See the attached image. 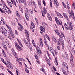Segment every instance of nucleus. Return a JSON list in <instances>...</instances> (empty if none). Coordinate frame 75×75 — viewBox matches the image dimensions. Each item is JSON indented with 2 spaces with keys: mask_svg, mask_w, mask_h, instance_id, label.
<instances>
[{
  "mask_svg": "<svg viewBox=\"0 0 75 75\" xmlns=\"http://www.w3.org/2000/svg\"><path fill=\"white\" fill-rule=\"evenodd\" d=\"M63 16H64L67 19V22L69 26V27H68V25L66 23L64 24V27H65L67 30L68 31L69 30V29L70 30H72L73 29V25H72V23L71 22L69 21V19L68 17V15H67V14L63 13Z\"/></svg>",
  "mask_w": 75,
  "mask_h": 75,
  "instance_id": "f257e3e1",
  "label": "nucleus"
},
{
  "mask_svg": "<svg viewBox=\"0 0 75 75\" xmlns=\"http://www.w3.org/2000/svg\"><path fill=\"white\" fill-rule=\"evenodd\" d=\"M15 44L16 47L18 51H20V50H22V49L19 46L18 44L16 42H15Z\"/></svg>",
  "mask_w": 75,
  "mask_h": 75,
  "instance_id": "f03ea898",
  "label": "nucleus"
},
{
  "mask_svg": "<svg viewBox=\"0 0 75 75\" xmlns=\"http://www.w3.org/2000/svg\"><path fill=\"white\" fill-rule=\"evenodd\" d=\"M27 3L29 5V6H33V5H34V6H36L35 3L34 2V1H33V2L31 1H27Z\"/></svg>",
  "mask_w": 75,
  "mask_h": 75,
  "instance_id": "7ed1b4c3",
  "label": "nucleus"
},
{
  "mask_svg": "<svg viewBox=\"0 0 75 75\" xmlns=\"http://www.w3.org/2000/svg\"><path fill=\"white\" fill-rule=\"evenodd\" d=\"M71 57L70 58V63H71V65H72V67L74 66V62H73V59L74 58V57H73V55L72 54V53H71Z\"/></svg>",
  "mask_w": 75,
  "mask_h": 75,
  "instance_id": "20e7f679",
  "label": "nucleus"
},
{
  "mask_svg": "<svg viewBox=\"0 0 75 75\" xmlns=\"http://www.w3.org/2000/svg\"><path fill=\"white\" fill-rule=\"evenodd\" d=\"M55 21L56 22V23H57V25H61V22H60L58 20V19L57 18V17H56L55 18Z\"/></svg>",
  "mask_w": 75,
  "mask_h": 75,
  "instance_id": "39448f33",
  "label": "nucleus"
},
{
  "mask_svg": "<svg viewBox=\"0 0 75 75\" xmlns=\"http://www.w3.org/2000/svg\"><path fill=\"white\" fill-rule=\"evenodd\" d=\"M42 24L45 28H46V29H48V26L46 24L45 22H42Z\"/></svg>",
  "mask_w": 75,
  "mask_h": 75,
  "instance_id": "423d86ee",
  "label": "nucleus"
},
{
  "mask_svg": "<svg viewBox=\"0 0 75 75\" xmlns=\"http://www.w3.org/2000/svg\"><path fill=\"white\" fill-rule=\"evenodd\" d=\"M40 30L41 31H40V33H42L41 34H42V33H45V29L43 27H40Z\"/></svg>",
  "mask_w": 75,
  "mask_h": 75,
  "instance_id": "0eeeda50",
  "label": "nucleus"
},
{
  "mask_svg": "<svg viewBox=\"0 0 75 75\" xmlns=\"http://www.w3.org/2000/svg\"><path fill=\"white\" fill-rule=\"evenodd\" d=\"M7 64L8 66V68H11V69H12L13 68V66H12V65L11 64H10V63L8 61H7Z\"/></svg>",
  "mask_w": 75,
  "mask_h": 75,
  "instance_id": "6e6552de",
  "label": "nucleus"
},
{
  "mask_svg": "<svg viewBox=\"0 0 75 75\" xmlns=\"http://www.w3.org/2000/svg\"><path fill=\"white\" fill-rule=\"evenodd\" d=\"M29 12H28V14L29 16H31V14H33V11L31 9H30Z\"/></svg>",
  "mask_w": 75,
  "mask_h": 75,
  "instance_id": "1a4fd4ad",
  "label": "nucleus"
},
{
  "mask_svg": "<svg viewBox=\"0 0 75 75\" xmlns=\"http://www.w3.org/2000/svg\"><path fill=\"white\" fill-rule=\"evenodd\" d=\"M68 49L69 51H72V52L73 54H74V53H75V50L74 48H72L71 50V47H69V48H68Z\"/></svg>",
  "mask_w": 75,
  "mask_h": 75,
  "instance_id": "9d476101",
  "label": "nucleus"
},
{
  "mask_svg": "<svg viewBox=\"0 0 75 75\" xmlns=\"http://www.w3.org/2000/svg\"><path fill=\"white\" fill-rule=\"evenodd\" d=\"M54 3L56 5V7H58V6H59V4H58V1L57 0H54Z\"/></svg>",
  "mask_w": 75,
  "mask_h": 75,
  "instance_id": "9b49d317",
  "label": "nucleus"
},
{
  "mask_svg": "<svg viewBox=\"0 0 75 75\" xmlns=\"http://www.w3.org/2000/svg\"><path fill=\"white\" fill-rule=\"evenodd\" d=\"M57 14L58 17H60V18H63V16L61 14H60L59 12H57Z\"/></svg>",
  "mask_w": 75,
  "mask_h": 75,
  "instance_id": "f8f14e48",
  "label": "nucleus"
},
{
  "mask_svg": "<svg viewBox=\"0 0 75 75\" xmlns=\"http://www.w3.org/2000/svg\"><path fill=\"white\" fill-rule=\"evenodd\" d=\"M63 65H64L65 67L67 68V69H68V65H67V64L65 62H64L63 63Z\"/></svg>",
  "mask_w": 75,
  "mask_h": 75,
  "instance_id": "ddd939ff",
  "label": "nucleus"
},
{
  "mask_svg": "<svg viewBox=\"0 0 75 75\" xmlns=\"http://www.w3.org/2000/svg\"><path fill=\"white\" fill-rule=\"evenodd\" d=\"M7 3L8 4V6H10V7H11V8H12V7H13V5L12 4V3L8 1H7Z\"/></svg>",
  "mask_w": 75,
  "mask_h": 75,
  "instance_id": "4468645a",
  "label": "nucleus"
},
{
  "mask_svg": "<svg viewBox=\"0 0 75 75\" xmlns=\"http://www.w3.org/2000/svg\"><path fill=\"white\" fill-rule=\"evenodd\" d=\"M50 50L51 52L53 55V56H55V55H54V49H53L52 48L50 47Z\"/></svg>",
  "mask_w": 75,
  "mask_h": 75,
  "instance_id": "2eb2a0df",
  "label": "nucleus"
},
{
  "mask_svg": "<svg viewBox=\"0 0 75 75\" xmlns=\"http://www.w3.org/2000/svg\"><path fill=\"white\" fill-rule=\"evenodd\" d=\"M10 0L11 2L12 3V4H14L15 6L17 7V5H16V2L15 1V0H13H13Z\"/></svg>",
  "mask_w": 75,
  "mask_h": 75,
  "instance_id": "dca6fc26",
  "label": "nucleus"
},
{
  "mask_svg": "<svg viewBox=\"0 0 75 75\" xmlns=\"http://www.w3.org/2000/svg\"><path fill=\"white\" fill-rule=\"evenodd\" d=\"M1 23H3V24H4V25H6V23L4 22V20L3 18V17H1Z\"/></svg>",
  "mask_w": 75,
  "mask_h": 75,
  "instance_id": "f3484780",
  "label": "nucleus"
},
{
  "mask_svg": "<svg viewBox=\"0 0 75 75\" xmlns=\"http://www.w3.org/2000/svg\"><path fill=\"white\" fill-rule=\"evenodd\" d=\"M15 13L16 14V16H17L18 17H20V14H19V13L18 12V11H16L15 12Z\"/></svg>",
  "mask_w": 75,
  "mask_h": 75,
  "instance_id": "a211bd4d",
  "label": "nucleus"
},
{
  "mask_svg": "<svg viewBox=\"0 0 75 75\" xmlns=\"http://www.w3.org/2000/svg\"><path fill=\"white\" fill-rule=\"evenodd\" d=\"M59 40L60 42H61L62 44H63L64 43V41L63 40H62V38L59 37Z\"/></svg>",
  "mask_w": 75,
  "mask_h": 75,
  "instance_id": "6ab92c4d",
  "label": "nucleus"
},
{
  "mask_svg": "<svg viewBox=\"0 0 75 75\" xmlns=\"http://www.w3.org/2000/svg\"><path fill=\"white\" fill-rule=\"evenodd\" d=\"M28 12H26L25 13V17L27 20H28Z\"/></svg>",
  "mask_w": 75,
  "mask_h": 75,
  "instance_id": "aec40b11",
  "label": "nucleus"
},
{
  "mask_svg": "<svg viewBox=\"0 0 75 75\" xmlns=\"http://www.w3.org/2000/svg\"><path fill=\"white\" fill-rule=\"evenodd\" d=\"M16 59L17 62H18V61H19V60L20 61H21V60H23V61H24V59H23L21 58V59H20L18 58L17 57L16 58Z\"/></svg>",
  "mask_w": 75,
  "mask_h": 75,
  "instance_id": "412c9836",
  "label": "nucleus"
},
{
  "mask_svg": "<svg viewBox=\"0 0 75 75\" xmlns=\"http://www.w3.org/2000/svg\"><path fill=\"white\" fill-rule=\"evenodd\" d=\"M31 26H30V27L32 28L33 27V29H34V28H35V25H34V23L33 22H32L31 23Z\"/></svg>",
  "mask_w": 75,
  "mask_h": 75,
  "instance_id": "4be33fe9",
  "label": "nucleus"
},
{
  "mask_svg": "<svg viewBox=\"0 0 75 75\" xmlns=\"http://www.w3.org/2000/svg\"><path fill=\"white\" fill-rule=\"evenodd\" d=\"M1 33H2V34H3V35H5V37H7V34H6V32H4V31H1Z\"/></svg>",
  "mask_w": 75,
  "mask_h": 75,
  "instance_id": "5701e85b",
  "label": "nucleus"
},
{
  "mask_svg": "<svg viewBox=\"0 0 75 75\" xmlns=\"http://www.w3.org/2000/svg\"><path fill=\"white\" fill-rule=\"evenodd\" d=\"M8 33L9 35H11V34H13V32H12V30L11 29L8 30Z\"/></svg>",
  "mask_w": 75,
  "mask_h": 75,
  "instance_id": "b1692460",
  "label": "nucleus"
},
{
  "mask_svg": "<svg viewBox=\"0 0 75 75\" xmlns=\"http://www.w3.org/2000/svg\"><path fill=\"white\" fill-rule=\"evenodd\" d=\"M45 36L47 38V39H48L49 41H50V37H49V36H48V35L47 34H45Z\"/></svg>",
  "mask_w": 75,
  "mask_h": 75,
  "instance_id": "393cba45",
  "label": "nucleus"
},
{
  "mask_svg": "<svg viewBox=\"0 0 75 75\" xmlns=\"http://www.w3.org/2000/svg\"><path fill=\"white\" fill-rule=\"evenodd\" d=\"M43 12L44 14H47V10H46V9L45 8V7H44L43 8Z\"/></svg>",
  "mask_w": 75,
  "mask_h": 75,
  "instance_id": "a878e982",
  "label": "nucleus"
},
{
  "mask_svg": "<svg viewBox=\"0 0 75 75\" xmlns=\"http://www.w3.org/2000/svg\"><path fill=\"white\" fill-rule=\"evenodd\" d=\"M23 3H24L25 6H27V1L26 0H23Z\"/></svg>",
  "mask_w": 75,
  "mask_h": 75,
  "instance_id": "bb28decb",
  "label": "nucleus"
},
{
  "mask_svg": "<svg viewBox=\"0 0 75 75\" xmlns=\"http://www.w3.org/2000/svg\"><path fill=\"white\" fill-rule=\"evenodd\" d=\"M33 45L34 47H36V45H35V43L34 42V40H32Z\"/></svg>",
  "mask_w": 75,
  "mask_h": 75,
  "instance_id": "cd10ccee",
  "label": "nucleus"
},
{
  "mask_svg": "<svg viewBox=\"0 0 75 75\" xmlns=\"http://www.w3.org/2000/svg\"><path fill=\"white\" fill-rule=\"evenodd\" d=\"M25 31L27 36L28 37H29V36H28L29 35V34H28V32H27V31L26 30H25Z\"/></svg>",
  "mask_w": 75,
  "mask_h": 75,
  "instance_id": "c85d7f7f",
  "label": "nucleus"
},
{
  "mask_svg": "<svg viewBox=\"0 0 75 75\" xmlns=\"http://www.w3.org/2000/svg\"><path fill=\"white\" fill-rule=\"evenodd\" d=\"M57 35H58L59 36V38H61V34H60V33H59V32H57V33H56Z\"/></svg>",
  "mask_w": 75,
  "mask_h": 75,
  "instance_id": "c756f323",
  "label": "nucleus"
},
{
  "mask_svg": "<svg viewBox=\"0 0 75 75\" xmlns=\"http://www.w3.org/2000/svg\"><path fill=\"white\" fill-rule=\"evenodd\" d=\"M29 43H28L26 44V45L27 47H30L31 46V43H30V42H29Z\"/></svg>",
  "mask_w": 75,
  "mask_h": 75,
  "instance_id": "7c9ffc66",
  "label": "nucleus"
},
{
  "mask_svg": "<svg viewBox=\"0 0 75 75\" xmlns=\"http://www.w3.org/2000/svg\"><path fill=\"white\" fill-rule=\"evenodd\" d=\"M19 3H23V0H18ZM15 1L17 2V0H15Z\"/></svg>",
  "mask_w": 75,
  "mask_h": 75,
  "instance_id": "2f4dec72",
  "label": "nucleus"
},
{
  "mask_svg": "<svg viewBox=\"0 0 75 75\" xmlns=\"http://www.w3.org/2000/svg\"><path fill=\"white\" fill-rule=\"evenodd\" d=\"M71 14H72V15H71V16H73V19H74V18H75V17H74V12H73V11H71Z\"/></svg>",
  "mask_w": 75,
  "mask_h": 75,
  "instance_id": "473e14b6",
  "label": "nucleus"
},
{
  "mask_svg": "<svg viewBox=\"0 0 75 75\" xmlns=\"http://www.w3.org/2000/svg\"><path fill=\"white\" fill-rule=\"evenodd\" d=\"M25 71L27 73H29V71L28 70V69H27V68H25Z\"/></svg>",
  "mask_w": 75,
  "mask_h": 75,
  "instance_id": "72a5a7b5",
  "label": "nucleus"
},
{
  "mask_svg": "<svg viewBox=\"0 0 75 75\" xmlns=\"http://www.w3.org/2000/svg\"><path fill=\"white\" fill-rule=\"evenodd\" d=\"M55 61V63L56 65H58V61H57V59H56Z\"/></svg>",
  "mask_w": 75,
  "mask_h": 75,
  "instance_id": "f704fd0d",
  "label": "nucleus"
},
{
  "mask_svg": "<svg viewBox=\"0 0 75 75\" xmlns=\"http://www.w3.org/2000/svg\"><path fill=\"white\" fill-rule=\"evenodd\" d=\"M40 45L42 47H44V43H43V42H40Z\"/></svg>",
  "mask_w": 75,
  "mask_h": 75,
  "instance_id": "c9c22d12",
  "label": "nucleus"
},
{
  "mask_svg": "<svg viewBox=\"0 0 75 75\" xmlns=\"http://www.w3.org/2000/svg\"><path fill=\"white\" fill-rule=\"evenodd\" d=\"M20 10L21 11V13H23V12H24V11L23 10V8H20Z\"/></svg>",
  "mask_w": 75,
  "mask_h": 75,
  "instance_id": "e433bc0d",
  "label": "nucleus"
},
{
  "mask_svg": "<svg viewBox=\"0 0 75 75\" xmlns=\"http://www.w3.org/2000/svg\"><path fill=\"white\" fill-rule=\"evenodd\" d=\"M64 52L65 55H66L67 58H68V54H67V53L65 52Z\"/></svg>",
  "mask_w": 75,
  "mask_h": 75,
  "instance_id": "4c0bfd02",
  "label": "nucleus"
},
{
  "mask_svg": "<svg viewBox=\"0 0 75 75\" xmlns=\"http://www.w3.org/2000/svg\"><path fill=\"white\" fill-rule=\"evenodd\" d=\"M23 41H24V42L26 45V44H27V43H28V41L26 40L25 39H24Z\"/></svg>",
  "mask_w": 75,
  "mask_h": 75,
  "instance_id": "58836bf2",
  "label": "nucleus"
},
{
  "mask_svg": "<svg viewBox=\"0 0 75 75\" xmlns=\"http://www.w3.org/2000/svg\"><path fill=\"white\" fill-rule=\"evenodd\" d=\"M0 39H1V40L3 41V40H4V38H3V36H0Z\"/></svg>",
  "mask_w": 75,
  "mask_h": 75,
  "instance_id": "ea45409f",
  "label": "nucleus"
},
{
  "mask_svg": "<svg viewBox=\"0 0 75 75\" xmlns=\"http://www.w3.org/2000/svg\"><path fill=\"white\" fill-rule=\"evenodd\" d=\"M72 7H74V9L75 10V3H73L72 4Z\"/></svg>",
  "mask_w": 75,
  "mask_h": 75,
  "instance_id": "a19ab883",
  "label": "nucleus"
},
{
  "mask_svg": "<svg viewBox=\"0 0 75 75\" xmlns=\"http://www.w3.org/2000/svg\"><path fill=\"white\" fill-rule=\"evenodd\" d=\"M39 1H38V5L39 6H41V1H40V0H39Z\"/></svg>",
  "mask_w": 75,
  "mask_h": 75,
  "instance_id": "79ce46f5",
  "label": "nucleus"
},
{
  "mask_svg": "<svg viewBox=\"0 0 75 75\" xmlns=\"http://www.w3.org/2000/svg\"><path fill=\"white\" fill-rule=\"evenodd\" d=\"M4 11H6V12H7L8 14H9V12L8 11H7L6 8L4 9Z\"/></svg>",
  "mask_w": 75,
  "mask_h": 75,
  "instance_id": "37998d69",
  "label": "nucleus"
},
{
  "mask_svg": "<svg viewBox=\"0 0 75 75\" xmlns=\"http://www.w3.org/2000/svg\"><path fill=\"white\" fill-rule=\"evenodd\" d=\"M3 31H4L6 33H7V30H6L5 28L4 29V30H3Z\"/></svg>",
  "mask_w": 75,
  "mask_h": 75,
  "instance_id": "c03bdc74",
  "label": "nucleus"
},
{
  "mask_svg": "<svg viewBox=\"0 0 75 75\" xmlns=\"http://www.w3.org/2000/svg\"><path fill=\"white\" fill-rule=\"evenodd\" d=\"M56 38H55V36H53L52 38V40H54L56 39Z\"/></svg>",
  "mask_w": 75,
  "mask_h": 75,
  "instance_id": "a18cd8bd",
  "label": "nucleus"
},
{
  "mask_svg": "<svg viewBox=\"0 0 75 75\" xmlns=\"http://www.w3.org/2000/svg\"><path fill=\"white\" fill-rule=\"evenodd\" d=\"M7 71L9 73V74H10L11 75H12L13 74V73L10 71L9 70L7 69Z\"/></svg>",
  "mask_w": 75,
  "mask_h": 75,
  "instance_id": "49530a36",
  "label": "nucleus"
},
{
  "mask_svg": "<svg viewBox=\"0 0 75 75\" xmlns=\"http://www.w3.org/2000/svg\"><path fill=\"white\" fill-rule=\"evenodd\" d=\"M61 70L62 71L63 74H64V73H65V70H64V69L62 68L61 69Z\"/></svg>",
  "mask_w": 75,
  "mask_h": 75,
  "instance_id": "de8ad7c7",
  "label": "nucleus"
},
{
  "mask_svg": "<svg viewBox=\"0 0 75 75\" xmlns=\"http://www.w3.org/2000/svg\"><path fill=\"white\" fill-rule=\"evenodd\" d=\"M12 54H13L14 55V56H17V53H16L15 52H12Z\"/></svg>",
  "mask_w": 75,
  "mask_h": 75,
  "instance_id": "09e8293b",
  "label": "nucleus"
},
{
  "mask_svg": "<svg viewBox=\"0 0 75 75\" xmlns=\"http://www.w3.org/2000/svg\"><path fill=\"white\" fill-rule=\"evenodd\" d=\"M62 4H63V6L64 8H66V6H65V4H64V2H62Z\"/></svg>",
  "mask_w": 75,
  "mask_h": 75,
  "instance_id": "8fccbe9b",
  "label": "nucleus"
},
{
  "mask_svg": "<svg viewBox=\"0 0 75 75\" xmlns=\"http://www.w3.org/2000/svg\"><path fill=\"white\" fill-rule=\"evenodd\" d=\"M35 58L36 59H38V57L37 55H35Z\"/></svg>",
  "mask_w": 75,
  "mask_h": 75,
  "instance_id": "3c124183",
  "label": "nucleus"
},
{
  "mask_svg": "<svg viewBox=\"0 0 75 75\" xmlns=\"http://www.w3.org/2000/svg\"><path fill=\"white\" fill-rule=\"evenodd\" d=\"M44 43L45 44V45H47V42L46 40L44 41Z\"/></svg>",
  "mask_w": 75,
  "mask_h": 75,
  "instance_id": "603ef678",
  "label": "nucleus"
},
{
  "mask_svg": "<svg viewBox=\"0 0 75 75\" xmlns=\"http://www.w3.org/2000/svg\"><path fill=\"white\" fill-rule=\"evenodd\" d=\"M2 54L4 57H6V53H5V52L2 53Z\"/></svg>",
  "mask_w": 75,
  "mask_h": 75,
  "instance_id": "864d4df0",
  "label": "nucleus"
},
{
  "mask_svg": "<svg viewBox=\"0 0 75 75\" xmlns=\"http://www.w3.org/2000/svg\"><path fill=\"white\" fill-rule=\"evenodd\" d=\"M25 10L26 11V12L27 13L28 12V8H25Z\"/></svg>",
  "mask_w": 75,
  "mask_h": 75,
  "instance_id": "5fc2aeb1",
  "label": "nucleus"
},
{
  "mask_svg": "<svg viewBox=\"0 0 75 75\" xmlns=\"http://www.w3.org/2000/svg\"><path fill=\"white\" fill-rule=\"evenodd\" d=\"M10 35H11V37H12V38H14V34L13 33V34H11Z\"/></svg>",
  "mask_w": 75,
  "mask_h": 75,
  "instance_id": "6e6d98bb",
  "label": "nucleus"
},
{
  "mask_svg": "<svg viewBox=\"0 0 75 75\" xmlns=\"http://www.w3.org/2000/svg\"><path fill=\"white\" fill-rule=\"evenodd\" d=\"M54 52L56 55H57L58 54V52L57 51V50H55Z\"/></svg>",
  "mask_w": 75,
  "mask_h": 75,
  "instance_id": "4d7b16f0",
  "label": "nucleus"
},
{
  "mask_svg": "<svg viewBox=\"0 0 75 75\" xmlns=\"http://www.w3.org/2000/svg\"><path fill=\"white\" fill-rule=\"evenodd\" d=\"M7 46H8V48H11V45H10V43L8 44L7 45Z\"/></svg>",
  "mask_w": 75,
  "mask_h": 75,
  "instance_id": "13d9d810",
  "label": "nucleus"
},
{
  "mask_svg": "<svg viewBox=\"0 0 75 75\" xmlns=\"http://www.w3.org/2000/svg\"><path fill=\"white\" fill-rule=\"evenodd\" d=\"M43 3L44 6L45 7L46 5H45V1L44 0L43 1Z\"/></svg>",
  "mask_w": 75,
  "mask_h": 75,
  "instance_id": "bf43d9fd",
  "label": "nucleus"
},
{
  "mask_svg": "<svg viewBox=\"0 0 75 75\" xmlns=\"http://www.w3.org/2000/svg\"><path fill=\"white\" fill-rule=\"evenodd\" d=\"M1 2L2 4H5L4 3V1H3V0H1Z\"/></svg>",
  "mask_w": 75,
  "mask_h": 75,
  "instance_id": "052dcab7",
  "label": "nucleus"
},
{
  "mask_svg": "<svg viewBox=\"0 0 75 75\" xmlns=\"http://www.w3.org/2000/svg\"><path fill=\"white\" fill-rule=\"evenodd\" d=\"M48 18L49 19V20H50V21H52V18H51V17L50 16L49 17H48Z\"/></svg>",
  "mask_w": 75,
  "mask_h": 75,
  "instance_id": "680f3d73",
  "label": "nucleus"
},
{
  "mask_svg": "<svg viewBox=\"0 0 75 75\" xmlns=\"http://www.w3.org/2000/svg\"><path fill=\"white\" fill-rule=\"evenodd\" d=\"M72 15V14H71V13H69V17L70 18H71V17H72V16L73 17V16Z\"/></svg>",
  "mask_w": 75,
  "mask_h": 75,
  "instance_id": "e2e57ef3",
  "label": "nucleus"
},
{
  "mask_svg": "<svg viewBox=\"0 0 75 75\" xmlns=\"http://www.w3.org/2000/svg\"><path fill=\"white\" fill-rule=\"evenodd\" d=\"M50 6L51 7H52V3H51V1H50Z\"/></svg>",
  "mask_w": 75,
  "mask_h": 75,
  "instance_id": "0e129e2a",
  "label": "nucleus"
},
{
  "mask_svg": "<svg viewBox=\"0 0 75 75\" xmlns=\"http://www.w3.org/2000/svg\"><path fill=\"white\" fill-rule=\"evenodd\" d=\"M69 44H70L71 43V40H70V39H69L68 40H67Z\"/></svg>",
  "mask_w": 75,
  "mask_h": 75,
  "instance_id": "69168bd1",
  "label": "nucleus"
},
{
  "mask_svg": "<svg viewBox=\"0 0 75 75\" xmlns=\"http://www.w3.org/2000/svg\"><path fill=\"white\" fill-rule=\"evenodd\" d=\"M4 48L5 50H7V46H4Z\"/></svg>",
  "mask_w": 75,
  "mask_h": 75,
  "instance_id": "338daca9",
  "label": "nucleus"
},
{
  "mask_svg": "<svg viewBox=\"0 0 75 75\" xmlns=\"http://www.w3.org/2000/svg\"><path fill=\"white\" fill-rule=\"evenodd\" d=\"M6 44L7 45L10 44V43H9V42L7 41H6Z\"/></svg>",
  "mask_w": 75,
  "mask_h": 75,
  "instance_id": "774afa93",
  "label": "nucleus"
}]
</instances>
